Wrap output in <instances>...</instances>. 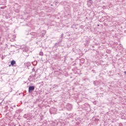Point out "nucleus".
<instances>
[{
    "label": "nucleus",
    "instance_id": "nucleus-13",
    "mask_svg": "<svg viewBox=\"0 0 126 126\" xmlns=\"http://www.w3.org/2000/svg\"><path fill=\"white\" fill-rule=\"evenodd\" d=\"M34 76H36V74H34Z\"/></svg>",
    "mask_w": 126,
    "mask_h": 126
},
{
    "label": "nucleus",
    "instance_id": "nucleus-14",
    "mask_svg": "<svg viewBox=\"0 0 126 126\" xmlns=\"http://www.w3.org/2000/svg\"><path fill=\"white\" fill-rule=\"evenodd\" d=\"M97 26H99V25H97Z\"/></svg>",
    "mask_w": 126,
    "mask_h": 126
},
{
    "label": "nucleus",
    "instance_id": "nucleus-2",
    "mask_svg": "<svg viewBox=\"0 0 126 126\" xmlns=\"http://www.w3.org/2000/svg\"><path fill=\"white\" fill-rule=\"evenodd\" d=\"M21 48L22 49V51L23 52H28L29 49H28V47H23V46H21Z\"/></svg>",
    "mask_w": 126,
    "mask_h": 126
},
{
    "label": "nucleus",
    "instance_id": "nucleus-6",
    "mask_svg": "<svg viewBox=\"0 0 126 126\" xmlns=\"http://www.w3.org/2000/svg\"><path fill=\"white\" fill-rule=\"evenodd\" d=\"M0 2H1L2 4H5L6 3V0H0Z\"/></svg>",
    "mask_w": 126,
    "mask_h": 126
},
{
    "label": "nucleus",
    "instance_id": "nucleus-11",
    "mask_svg": "<svg viewBox=\"0 0 126 126\" xmlns=\"http://www.w3.org/2000/svg\"><path fill=\"white\" fill-rule=\"evenodd\" d=\"M35 71V69L33 68L32 69V71Z\"/></svg>",
    "mask_w": 126,
    "mask_h": 126
},
{
    "label": "nucleus",
    "instance_id": "nucleus-1",
    "mask_svg": "<svg viewBox=\"0 0 126 126\" xmlns=\"http://www.w3.org/2000/svg\"><path fill=\"white\" fill-rule=\"evenodd\" d=\"M35 90V87L31 86L29 87V93H32V92Z\"/></svg>",
    "mask_w": 126,
    "mask_h": 126
},
{
    "label": "nucleus",
    "instance_id": "nucleus-9",
    "mask_svg": "<svg viewBox=\"0 0 126 126\" xmlns=\"http://www.w3.org/2000/svg\"><path fill=\"white\" fill-rule=\"evenodd\" d=\"M43 55H44V54L43 53V52H40L39 53V56H43Z\"/></svg>",
    "mask_w": 126,
    "mask_h": 126
},
{
    "label": "nucleus",
    "instance_id": "nucleus-5",
    "mask_svg": "<svg viewBox=\"0 0 126 126\" xmlns=\"http://www.w3.org/2000/svg\"><path fill=\"white\" fill-rule=\"evenodd\" d=\"M14 64H16V62H15V61L12 60V61L11 62V65L12 66H16V65H15Z\"/></svg>",
    "mask_w": 126,
    "mask_h": 126
},
{
    "label": "nucleus",
    "instance_id": "nucleus-7",
    "mask_svg": "<svg viewBox=\"0 0 126 126\" xmlns=\"http://www.w3.org/2000/svg\"><path fill=\"white\" fill-rule=\"evenodd\" d=\"M80 63H84V59H81V60H80Z\"/></svg>",
    "mask_w": 126,
    "mask_h": 126
},
{
    "label": "nucleus",
    "instance_id": "nucleus-8",
    "mask_svg": "<svg viewBox=\"0 0 126 126\" xmlns=\"http://www.w3.org/2000/svg\"><path fill=\"white\" fill-rule=\"evenodd\" d=\"M55 46H56V47H58L59 46V42L56 43L55 44Z\"/></svg>",
    "mask_w": 126,
    "mask_h": 126
},
{
    "label": "nucleus",
    "instance_id": "nucleus-4",
    "mask_svg": "<svg viewBox=\"0 0 126 126\" xmlns=\"http://www.w3.org/2000/svg\"><path fill=\"white\" fill-rule=\"evenodd\" d=\"M67 110H68V111H70V110H71V109H72V106L71 105V104L68 103L67 104Z\"/></svg>",
    "mask_w": 126,
    "mask_h": 126
},
{
    "label": "nucleus",
    "instance_id": "nucleus-12",
    "mask_svg": "<svg viewBox=\"0 0 126 126\" xmlns=\"http://www.w3.org/2000/svg\"><path fill=\"white\" fill-rule=\"evenodd\" d=\"M124 73H125V74H126V71H125L124 72Z\"/></svg>",
    "mask_w": 126,
    "mask_h": 126
},
{
    "label": "nucleus",
    "instance_id": "nucleus-3",
    "mask_svg": "<svg viewBox=\"0 0 126 126\" xmlns=\"http://www.w3.org/2000/svg\"><path fill=\"white\" fill-rule=\"evenodd\" d=\"M23 117L25 119H27V120H29L30 119V114H25Z\"/></svg>",
    "mask_w": 126,
    "mask_h": 126
},
{
    "label": "nucleus",
    "instance_id": "nucleus-10",
    "mask_svg": "<svg viewBox=\"0 0 126 126\" xmlns=\"http://www.w3.org/2000/svg\"><path fill=\"white\" fill-rule=\"evenodd\" d=\"M63 33L62 34V35H61V38H63Z\"/></svg>",
    "mask_w": 126,
    "mask_h": 126
}]
</instances>
